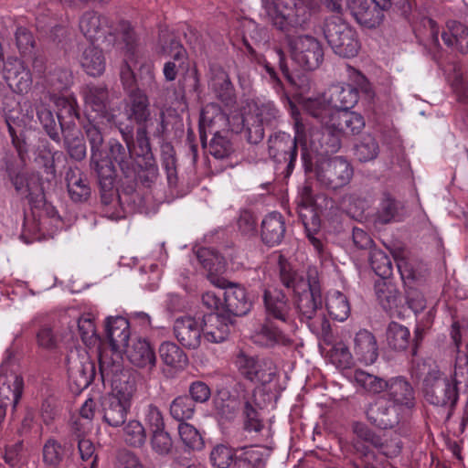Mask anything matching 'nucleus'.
<instances>
[{"instance_id":"obj_32","label":"nucleus","mask_w":468,"mask_h":468,"mask_svg":"<svg viewBox=\"0 0 468 468\" xmlns=\"http://www.w3.org/2000/svg\"><path fill=\"white\" fill-rule=\"evenodd\" d=\"M197 258L207 271V278L211 283L217 287L226 286L227 280L219 276L226 269V261L221 254L208 248H201L197 252Z\"/></svg>"},{"instance_id":"obj_38","label":"nucleus","mask_w":468,"mask_h":468,"mask_svg":"<svg viewBox=\"0 0 468 468\" xmlns=\"http://www.w3.org/2000/svg\"><path fill=\"white\" fill-rule=\"evenodd\" d=\"M122 351L125 352L129 361L138 367H155L156 356L146 339L137 338L133 341L132 346L127 345Z\"/></svg>"},{"instance_id":"obj_44","label":"nucleus","mask_w":468,"mask_h":468,"mask_svg":"<svg viewBox=\"0 0 468 468\" xmlns=\"http://www.w3.org/2000/svg\"><path fill=\"white\" fill-rule=\"evenodd\" d=\"M271 448L246 446L239 448L235 467L237 468H265L266 460L270 456Z\"/></svg>"},{"instance_id":"obj_39","label":"nucleus","mask_w":468,"mask_h":468,"mask_svg":"<svg viewBox=\"0 0 468 468\" xmlns=\"http://www.w3.org/2000/svg\"><path fill=\"white\" fill-rule=\"evenodd\" d=\"M354 353L358 360L371 365L378 357V346L375 335L366 330H359L354 338Z\"/></svg>"},{"instance_id":"obj_43","label":"nucleus","mask_w":468,"mask_h":468,"mask_svg":"<svg viewBox=\"0 0 468 468\" xmlns=\"http://www.w3.org/2000/svg\"><path fill=\"white\" fill-rule=\"evenodd\" d=\"M35 111L44 133L52 142L60 144L62 141V129L60 128L59 121L50 107L40 102L35 105Z\"/></svg>"},{"instance_id":"obj_42","label":"nucleus","mask_w":468,"mask_h":468,"mask_svg":"<svg viewBox=\"0 0 468 468\" xmlns=\"http://www.w3.org/2000/svg\"><path fill=\"white\" fill-rule=\"evenodd\" d=\"M317 279V271L315 270H310L307 279H305L296 271H293L288 262L280 261V280L286 288L292 290L293 294L301 290H305L311 284V282Z\"/></svg>"},{"instance_id":"obj_17","label":"nucleus","mask_w":468,"mask_h":468,"mask_svg":"<svg viewBox=\"0 0 468 468\" xmlns=\"http://www.w3.org/2000/svg\"><path fill=\"white\" fill-rule=\"evenodd\" d=\"M386 393L388 400L397 408L411 411L417 406L416 390L405 377L388 378Z\"/></svg>"},{"instance_id":"obj_63","label":"nucleus","mask_w":468,"mask_h":468,"mask_svg":"<svg viewBox=\"0 0 468 468\" xmlns=\"http://www.w3.org/2000/svg\"><path fill=\"white\" fill-rule=\"evenodd\" d=\"M351 428L356 436L353 440L367 443L378 450H382L385 447L382 437L366 423L354 421Z\"/></svg>"},{"instance_id":"obj_9","label":"nucleus","mask_w":468,"mask_h":468,"mask_svg":"<svg viewBox=\"0 0 468 468\" xmlns=\"http://www.w3.org/2000/svg\"><path fill=\"white\" fill-rule=\"evenodd\" d=\"M302 165L305 175L314 176L323 186L331 190L346 186L353 176V167L342 156L318 159L311 169H307L305 165Z\"/></svg>"},{"instance_id":"obj_5","label":"nucleus","mask_w":468,"mask_h":468,"mask_svg":"<svg viewBox=\"0 0 468 468\" xmlns=\"http://www.w3.org/2000/svg\"><path fill=\"white\" fill-rule=\"evenodd\" d=\"M293 304L301 323L306 324L314 331L317 329L318 321L323 333L329 332L330 324L323 313L324 299L318 279L311 282L305 290L293 294Z\"/></svg>"},{"instance_id":"obj_45","label":"nucleus","mask_w":468,"mask_h":468,"mask_svg":"<svg viewBox=\"0 0 468 468\" xmlns=\"http://www.w3.org/2000/svg\"><path fill=\"white\" fill-rule=\"evenodd\" d=\"M447 31H443L441 38L445 45L452 48L462 54L468 52V27L458 21L447 24Z\"/></svg>"},{"instance_id":"obj_8","label":"nucleus","mask_w":468,"mask_h":468,"mask_svg":"<svg viewBox=\"0 0 468 468\" xmlns=\"http://www.w3.org/2000/svg\"><path fill=\"white\" fill-rule=\"evenodd\" d=\"M217 119L223 120L221 114L207 118L204 112L200 115L198 132L201 146L216 159H229L235 154V146L229 130H218Z\"/></svg>"},{"instance_id":"obj_64","label":"nucleus","mask_w":468,"mask_h":468,"mask_svg":"<svg viewBox=\"0 0 468 468\" xmlns=\"http://www.w3.org/2000/svg\"><path fill=\"white\" fill-rule=\"evenodd\" d=\"M259 335L265 340L267 346H273L275 345L289 346L292 344V340L275 326L272 320L266 319V322L261 325Z\"/></svg>"},{"instance_id":"obj_11","label":"nucleus","mask_w":468,"mask_h":468,"mask_svg":"<svg viewBox=\"0 0 468 468\" xmlns=\"http://www.w3.org/2000/svg\"><path fill=\"white\" fill-rule=\"evenodd\" d=\"M425 329L417 326L414 336L411 337L408 327L397 323L390 322L386 329V342L388 346L396 352H401L410 348L412 356H417L418 350L424 338Z\"/></svg>"},{"instance_id":"obj_20","label":"nucleus","mask_w":468,"mask_h":468,"mask_svg":"<svg viewBox=\"0 0 468 468\" xmlns=\"http://www.w3.org/2000/svg\"><path fill=\"white\" fill-rule=\"evenodd\" d=\"M219 288L225 290L221 293L223 296L221 310L231 314L235 319L246 315L250 311L252 303L248 298L244 287L227 281L226 286Z\"/></svg>"},{"instance_id":"obj_62","label":"nucleus","mask_w":468,"mask_h":468,"mask_svg":"<svg viewBox=\"0 0 468 468\" xmlns=\"http://www.w3.org/2000/svg\"><path fill=\"white\" fill-rule=\"evenodd\" d=\"M239 448L234 449L225 444L216 445L210 452V461L217 468H229L230 465L235 467Z\"/></svg>"},{"instance_id":"obj_61","label":"nucleus","mask_w":468,"mask_h":468,"mask_svg":"<svg viewBox=\"0 0 468 468\" xmlns=\"http://www.w3.org/2000/svg\"><path fill=\"white\" fill-rule=\"evenodd\" d=\"M46 83L52 92H62L72 85V72L67 68L56 67L47 75Z\"/></svg>"},{"instance_id":"obj_29","label":"nucleus","mask_w":468,"mask_h":468,"mask_svg":"<svg viewBox=\"0 0 468 468\" xmlns=\"http://www.w3.org/2000/svg\"><path fill=\"white\" fill-rule=\"evenodd\" d=\"M67 192L75 204H88L92 197V190L88 177L78 168L69 167L65 174Z\"/></svg>"},{"instance_id":"obj_24","label":"nucleus","mask_w":468,"mask_h":468,"mask_svg":"<svg viewBox=\"0 0 468 468\" xmlns=\"http://www.w3.org/2000/svg\"><path fill=\"white\" fill-rule=\"evenodd\" d=\"M96 375L94 363L88 357L77 356L68 358L69 381L75 392L87 388Z\"/></svg>"},{"instance_id":"obj_50","label":"nucleus","mask_w":468,"mask_h":468,"mask_svg":"<svg viewBox=\"0 0 468 468\" xmlns=\"http://www.w3.org/2000/svg\"><path fill=\"white\" fill-rule=\"evenodd\" d=\"M9 181L14 186L17 195L28 199L29 203L37 202L39 196H43L39 180L33 177L29 178L22 172Z\"/></svg>"},{"instance_id":"obj_55","label":"nucleus","mask_w":468,"mask_h":468,"mask_svg":"<svg viewBox=\"0 0 468 468\" xmlns=\"http://www.w3.org/2000/svg\"><path fill=\"white\" fill-rule=\"evenodd\" d=\"M325 307L330 317L343 322L350 314V304L347 297L339 291L330 293L325 301Z\"/></svg>"},{"instance_id":"obj_41","label":"nucleus","mask_w":468,"mask_h":468,"mask_svg":"<svg viewBox=\"0 0 468 468\" xmlns=\"http://www.w3.org/2000/svg\"><path fill=\"white\" fill-rule=\"evenodd\" d=\"M328 99L334 111L343 112L356 104L358 95L353 85H333L328 90Z\"/></svg>"},{"instance_id":"obj_2","label":"nucleus","mask_w":468,"mask_h":468,"mask_svg":"<svg viewBox=\"0 0 468 468\" xmlns=\"http://www.w3.org/2000/svg\"><path fill=\"white\" fill-rule=\"evenodd\" d=\"M266 16L275 29L285 35L292 58L305 70H314L324 60L320 41L311 35L294 36L296 29H304L312 16L304 0H262Z\"/></svg>"},{"instance_id":"obj_10","label":"nucleus","mask_w":468,"mask_h":468,"mask_svg":"<svg viewBox=\"0 0 468 468\" xmlns=\"http://www.w3.org/2000/svg\"><path fill=\"white\" fill-rule=\"evenodd\" d=\"M459 383L456 378L452 380L439 369H432L423 378L424 399L434 406L453 408L459 399Z\"/></svg>"},{"instance_id":"obj_60","label":"nucleus","mask_w":468,"mask_h":468,"mask_svg":"<svg viewBox=\"0 0 468 468\" xmlns=\"http://www.w3.org/2000/svg\"><path fill=\"white\" fill-rule=\"evenodd\" d=\"M379 144L372 134L363 135L354 146V154L361 163L375 160L379 154Z\"/></svg>"},{"instance_id":"obj_59","label":"nucleus","mask_w":468,"mask_h":468,"mask_svg":"<svg viewBox=\"0 0 468 468\" xmlns=\"http://www.w3.org/2000/svg\"><path fill=\"white\" fill-rule=\"evenodd\" d=\"M369 264L375 273L379 277L378 280L392 278L393 266L391 259L382 250L374 248L369 251Z\"/></svg>"},{"instance_id":"obj_47","label":"nucleus","mask_w":468,"mask_h":468,"mask_svg":"<svg viewBox=\"0 0 468 468\" xmlns=\"http://www.w3.org/2000/svg\"><path fill=\"white\" fill-rule=\"evenodd\" d=\"M402 203L396 199L390 193L384 192L379 203L376 221L380 224H388L392 221H399L403 212Z\"/></svg>"},{"instance_id":"obj_19","label":"nucleus","mask_w":468,"mask_h":468,"mask_svg":"<svg viewBox=\"0 0 468 468\" xmlns=\"http://www.w3.org/2000/svg\"><path fill=\"white\" fill-rule=\"evenodd\" d=\"M84 103L97 116L107 122H112L114 115L111 112V101L109 90L106 85H96L90 83L81 90Z\"/></svg>"},{"instance_id":"obj_3","label":"nucleus","mask_w":468,"mask_h":468,"mask_svg":"<svg viewBox=\"0 0 468 468\" xmlns=\"http://www.w3.org/2000/svg\"><path fill=\"white\" fill-rule=\"evenodd\" d=\"M100 372L103 381L112 385V392L101 398L102 420L112 428L122 426L132 406V399L136 391L134 378L124 371L120 361H110L106 356L100 359Z\"/></svg>"},{"instance_id":"obj_14","label":"nucleus","mask_w":468,"mask_h":468,"mask_svg":"<svg viewBox=\"0 0 468 468\" xmlns=\"http://www.w3.org/2000/svg\"><path fill=\"white\" fill-rule=\"evenodd\" d=\"M105 335L109 341V344L112 347V355L115 357H110L108 355L101 354V356H106L110 361H120L122 364V356L121 352L127 347L129 339H130V323L129 321L122 316L116 317H108L105 322ZM101 357H99V360Z\"/></svg>"},{"instance_id":"obj_27","label":"nucleus","mask_w":468,"mask_h":468,"mask_svg":"<svg viewBox=\"0 0 468 468\" xmlns=\"http://www.w3.org/2000/svg\"><path fill=\"white\" fill-rule=\"evenodd\" d=\"M126 124L144 126L151 120L150 101L144 91L129 94L124 100Z\"/></svg>"},{"instance_id":"obj_18","label":"nucleus","mask_w":468,"mask_h":468,"mask_svg":"<svg viewBox=\"0 0 468 468\" xmlns=\"http://www.w3.org/2000/svg\"><path fill=\"white\" fill-rule=\"evenodd\" d=\"M24 381L21 376L15 373L0 374V428L5 419L9 407L13 410L18 404L23 391Z\"/></svg>"},{"instance_id":"obj_31","label":"nucleus","mask_w":468,"mask_h":468,"mask_svg":"<svg viewBox=\"0 0 468 468\" xmlns=\"http://www.w3.org/2000/svg\"><path fill=\"white\" fill-rule=\"evenodd\" d=\"M79 26L82 34L91 42L104 40L107 35H112L108 17L95 11L85 12Z\"/></svg>"},{"instance_id":"obj_52","label":"nucleus","mask_w":468,"mask_h":468,"mask_svg":"<svg viewBox=\"0 0 468 468\" xmlns=\"http://www.w3.org/2000/svg\"><path fill=\"white\" fill-rule=\"evenodd\" d=\"M80 64L88 75L101 76L105 70V58L102 50L92 45L89 46L82 52Z\"/></svg>"},{"instance_id":"obj_57","label":"nucleus","mask_w":468,"mask_h":468,"mask_svg":"<svg viewBox=\"0 0 468 468\" xmlns=\"http://www.w3.org/2000/svg\"><path fill=\"white\" fill-rule=\"evenodd\" d=\"M170 416L180 423L191 420L196 413V404L186 394L176 397L169 406Z\"/></svg>"},{"instance_id":"obj_34","label":"nucleus","mask_w":468,"mask_h":468,"mask_svg":"<svg viewBox=\"0 0 468 468\" xmlns=\"http://www.w3.org/2000/svg\"><path fill=\"white\" fill-rule=\"evenodd\" d=\"M242 401L229 390H218L213 397V410L219 422H231L239 414Z\"/></svg>"},{"instance_id":"obj_6","label":"nucleus","mask_w":468,"mask_h":468,"mask_svg":"<svg viewBox=\"0 0 468 468\" xmlns=\"http://www.w3.org/2000/svg\"><path fill=\"white\" fill-rule=\"evenodd\" d=\"M303 142H305V133L303 128H299L297 122L294 136L282 131L275 132L269 136V156L277 165H284L282 173L285 177H289L294 170L298 149L300 148L302 153Z\"/></svg>"},{"instance_id":"obj_46","label":"nucleus","mask_w":468,"mask_h":468,"mask_svg":"<svg viewBox=\"0 0 468 468\" xmlns=\"http://www.w3.org/2000/svg\"><path fill=\"white\" fill-rule=\"evenodd\" d=\"M305 112L322 125L335 121L337 112L334 111L329 99L325 97L307 99L303 103Z\"/></svg>"},{"instance_id":"obj_58","label":"nucleus","mask_w":468,"mask_h":468,"mask_svg":"<svg viewBox=\"0 0 468 468\" xmlns=\"http://www.w3.org/2000/svg\"><path fill=\"white\" fill-rule=\"evenodd\" d=\"M355 381L358 386L372 395L386 392L388 379L370 374L362 369H356L354 373Z\"/></svg>"},{"instance_id":"obj_22","label":"nucleus","mask_w":468,"mask_h":468,"mask_svg":"<svg viewBox=\"0 0 468 468\" xmlns=\"http://www.w3.org/2000/svg\"><path fill=\"white\" fill-rule=\"evenodd\" d=\"M208 86L225 106L236 103V91L228 72L218 64H209Z\"/></svg>"},{"instance_id":"obj_23","label":"nucleus","mask_w":468,"mask_h":468,"mask_svg":"<svg viewBox=\"0 0 468 468\" xmlns=\"http://www.w3.org/2000/svg\"><path fill=\"white\" fill-rule=\"evenodd\" d=\"M74 452L72 441L49 437L42 446V462L46 468H59L72 459Z\"/></svg>"},{"instance_id":"obj_30","label":"nucleus","mask_w":468,"mask_h":468,"mask_svg":"<svg viewBox=\"0 0 468 468\" xmlns=\"http://www.w3.org/2000/svg\"><path fill=\"white\" fill-rule=\"evenodd\" d=\"M241 404L244 430L249 432L253 431L256 434H261L263 431H266V437H269L270 430L265 429L261 413V407L256 399V389H253L251 393L244 394Z\"/></svg>"},{"instance_id":"obj_12","label":"nucleus","mask_w":468,"mask_h":468,"mask_svg":"<svg viewBox=\"0 0 468 468\" xmlns=\"http://www.w3.org/2000/svg\"><path fill=\"white\" fill-rule=\"evenodd\" d=\"M271 59L270 61L264 59V69L273 82L279 85L282 84L276 71V67L278 66L283 77L292 87L297 89L300 92H303L309 88L307 75L291 71L287 64L286 56L281 48H275Z\"/></svg>"},{"instance_id":"obj_54","label":"nucleus","mask_w":468,"mask_h":468,"mask_svg":"<svg viewBox=\"0 0 468 468\" xmlns=\"http://www.w3.org/2000/svg\"><path fill=\"white\" fill-rule=\"evenodd\" d=\"M422 25L429 31L427 42L423 45L426 53L440 66L443 53L439 42V26L430 17L423 18Z\"/></svg>"},{"instance_id":"obj_48","label":"nucleus","mask_w":468,"mask_h":468,"mask_svg":"<svg viewBox=\"0 0 468 468\" xmlns=\"http://www.w3.org/2000/svg\"><path fill=\"white\" fill-rule=\"evenodd\" d=\"M178 90L176 91V99L178 101L186 102L187 96L196 95L198 97L201 93L200 76L196 66L188 68L182 74L178 80Z\"/></svg>"},{"instance_id":"obj_1","label":"nucleus","mask_w":468,"mask_h":468,"mask_svg":"<svg viewBox=\"0 0 468 468\" xmlns=\"http://www.w3.org/2000/svg\"><path fill=\"white\" fill-rule=\"evenodd\" d=\"M116 126L124 144L111 138L95 161L90 170L95 174L101 203L109 206L117 200L120 205L128 203L135 193V158L131 147L133 145V125L118 122Z\"/></svg>"},{"instance_id":"obj_40","label":"nucleus","mask_w":468,"mask_h":468,"mask_svg":"<svg viewBox=\"0 0 468 468\" xmlns=\"http://www.w3.org/2000/svg\"><path fill=\"white\" fill-rule=\"evenodd\" d=\"M297 213L304 227L308 239L316 250H320L323 244L315 235L320 232L321 219L315 207L312 205L301 204L297 207Z\"/></svg>"},{"instance_id":"obj_51","label":"nucleus","mask_w":468,"mask_h":468,"mask_svg":"<svg viewBox=\"0 0 468 468\" xmlns=\"http://www.w3.org/2000/svg\"><path fill=\"white\" fill-rule=\"evenodd\" d=\"M61 143L70 159L81 162L86 158L87 145L79 129L62 133Z\"/></svg>"},{"instance_id":"obj_36","label":"nucleus","mask_w":468,"mask_h":468,"mask_svg":"<svg viewBox=\"0 0 468 468\" xmlns=\"http://www.w3.org/2000/svg\"><path fill=\"white\" fill-rule=\"evenodd\" d=\"M135 189L137 188L138 183L144 187L150 188L157 181L159 177V170L154 156L146 157L143 160H136L135 163ZM139 195L135 191L134 195L130 197L129 202L126 203L128 206L134 204L136 197ZM123 203L122 206H123Z\"/></svg>"},{"instance_id":"obj_13","label":"nucleus","mask_w":468,"mask_h":468,"mask_svg":"<svg viewBox=\"0 0 468 468\" xmlns=\"http://www.w3.org/2000/svg\"><path fill=\"white\" fill-rule=\"evenodd\" d=\"M262 300L266 319L276 320L284 324L292 322L291 302L282 289L276 287L265 288Z\"/></svg>"},{"instance_id":"obj_16","label":"nucleus","mask_w":468,"mask_h":468,"mask_svg":"<svg viewBox=\"0 0 468 468\" xmlns=\"http://www.w3.org/2000/svg\"><path fill=\"white\" fill-rule=\"evenodd\" d=\"M367 421L380 430H391L400 422L399 409L390 402L377 399L365 409Z\"/></svg>"},{"instance_id":"obj_25","label":"nucleus","mask_w":468,"mask_h":468,"mask_svg":"<svg viewBox=\"0 0 468 468\" xmlns=\"http://www.w3.org/2000/svg\"><path fill=\"white\" fill-rule=\"evenodd\" d=\"M4 79L9 88L16 93H27L32 86V75L24 62L18 58H8L4 62Z\"/></svg>"},{"instance_id":"obj_26","label":"nucleus","mask_w":468,"mask_h":468,"mask_svg":"<svg viewBox=\"0 0 468 468\" xmlns=\"http://www.w3.org/2000/svg\"><path fill=\"white\" fill-rule=\"evenodd\" d=\"M349 8L356 22L367 28L378 27L385 16L380 0H351Z\"/></svg>"},{"instance_id":"obj_33","label":"nucleus","mask_w":468,"mask_h":468,"mask_svg":"<svg viewBox=\"0 0 468 468\" xmlns=\"http://www.w3.org/2000/svg\"><path fill=\"white\" fill-rule=\"evenodd\" d=\"M56 117L60 122L62 133L77 130L76 121L80 125L81 122H85V116L82 117L80 108L74 97H60L56 101Z\"/></svg>"},{"instance_id":"obj_21","label":"nucleus","mask_w":468,"mask_h":468,"mask_svg":"<svg viewBox=\"0 0 468 468\" xmlns=\"http://www.w3.org/2000/svg\"><path fill=\"white\" fill-rule=\"evenodd\" d=\"M205 337L213 343L225 341L236 324V319L223 310L203 315Z\"/></svg>"},{"instance_id":"obj_56","label":"nucleus","mask_w":468,"mask_h":468,"mask_svg":"<svg viewBox=\"0 0 468 468\" xmlns=\"http://www.w3.org/2000/svg\"><path fill=\"white\" fill-rule=\"evenodd\" d=\"M335 124L343 135L347 133L355 135L365 127V120L360 113L355 112H337Z\"/></svg>"},{"instance_id":"obj_37","label":"nucleus","mask_w":468,"mask_h":468,"mask_svg":"<svg viewBox=\"0 0 468 468\" xmlns=\"http://www.w3.org/2000/svg\"><path fill=\"white\" fill-rule=\"evenodd\" d=\"M285 232L284 218L278 212L270 213L261 221V240L269 247L279 245L283 240Z\"/></svg>"},{"instance_id":"obj_7","label":"nucleus","mask_w":468,"mask_h":468,"mask_svg":"<svg viewBox=\"0 0 468 468\" xmlns=\"http://www.w3.org/2000/svg\"><path fill=\"white\" fill-rule=\"evenodd\" d=\"M323 34L335 54L342 58H354L360 49L356 31L338 16L327 17L323 25Z\"/></svg>"},{"instance_id":"obj_49","label":"nucleus","mask_w":468,"mask_h":468,"mask_svg":"<svg viewBox=\"0 0 468 468\" xmlns=\"http://www.w3.org/2000/svg\"><path fill=\"white\" fill-rule=\"evenodd\" d=\"M158 47L160 53L171 56L175 61H179L181 66L183 60L187 58V52L177 37L168 29H160L158 35Z\"/></svg>"},{"instance_id":"obj_35","label":"nucleus","mask_w":468,"mask_h":468,"mask_svg":"<svg viewBox=\"0 0 468 468\" xmlns=\"http://www.w3.org/2000/svg\"><path fill=\"white\" fill-rule=\"evenodd\" d=\"M81 128L84 132L90 150V168L96 160L101 159V153L105 148V139L103 130L96 118H91L90 114H85V122H81Z\"/></svg>"},{"instance_id":"obj_15","label":"nucleus","mask_w":468,"mask_h":468,"mask_svg":"<svg viewBox=\"0 0 468 468\" xmlns=\"http://www.w3.org/2000/svg\"><path fill=\"white\" fill-rule=\"evenodd\" d=\"M174 335L182 346L194 350L200 346L205 330L202 320L194 316L178 317L174 322Z\"/></svg>"},{"instance_id":"obj_53","label":"nucleus","mask_w":468,"mask_h":468,"mask_svg":"<svg viewBox=\"0 0 468 468\" xmlns=\"http://www.w3.org/2000/svg\"><path fill=\"white\" fill-rule=\"evenodd\" d=\"M158 352L162 361L168 367L183 368L188 364L186 354L174 342H163L159 346Z\"/></svg>"},{"instance_id":"obj_28","label":"nucleus","mask_w":468,"mask_h":468,"mask_svg":"<svg viewBox=\"0 0 468 468\" xmlns=\"http://www.w3.org/2000/svg\"><path fill=\"white\" fill-rule=\"evenodd\" d=\"M375 293L382 309L390 315H400L403 297L392 278L375 282Z\"/></svg>"},{"instance_id":"obj_4","label":"nucleus","mask_w":468,"mask_h":468,"mask_svg":"<svg viewBox=\"0 0 468 468\" xmlns=\"http://www.w3.org/2000/svg\"><path fill=\"white\" fill-rule=\"evenodd\" d=\"M342 136L335 122L323 125L320 129L312 130L309 139L305 135V142L302 144V165L311 169L318 159L338 152L341 148Z\"/></svg>"}]
</instances>
